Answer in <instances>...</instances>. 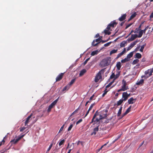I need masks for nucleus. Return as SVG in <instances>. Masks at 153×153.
I'll list each match as a JSON object with an SVG mask.
<instances>
[{
	"instance_id": "obj_47",
	"label": "nucleus",
	"mask_w": 153,
	"mask_h": 153,
	"mask_svg": "<svg viewBox=\"0 0 153 153\" xmlns=\"http://www.w3.org/2000/svg\"><path fill=\"white\" fill-rule=\"evenodd\" d=\"M95 105V103H93V104H92L91 105V106H90V108H89L88 109H90V110H91L92 109V108H93V106H94Z\"/></svg>"
},
{
	"instance_id": "obj_14",
	"label": "nucleus",
	"mask_w": 153,
	"mask_h": 153,
	"mask_svg": "<svg viewBox=\"0 0 153 153\" xmlns=\"http://www.w3.org/2000/svg\"><path fill=\"white\" fill-rule=\"evenodd\" d=\"M98 127L99 125H98L94 129L93 131L92 132L91 134V135H93V134L95 135H96V134H97V132L99 130Z\"/></svg>"
},
{
	"instance_id": "obj_17",
	"label": "nucleus",
	"mask_w": 153,
	"mask_h": 153,
	"mask_svg": "<svg viewBox=\"0 0 153 153\" xmlns=\"http://www.w3.org/2000/svg\"><path fill=\"white\" fill-rule=\"evenodd\" d=\"M144 80L143 79H141L139 81H137L136 84L138 85H143L144 83Z\"/></svg>"
},
{
	"instance_id": "obj_36",
	"label": "nucleus",
	"mask_w": 153,
	"mask_h": 153,
	"mask_svg": "<svg viewBox=\"0 0 153 153\" xmlns=\"http://www.w3.org/2000/svg\"><path fill=\"white\" fill-rule=\"evenodd\" d=\"M123 54L122 52H121L120 53H119L117 55V57L116 58V59H118L119 57H121L122 56Z\"/></svg>"
},
{
	"instance_id": "obj_6",
	"label": "nucleus",
	"mask_w": 153,
	"mask_h": 153,
	"mask_svg": "<svg viewBox=\"0 0 153 153\" xmlns=\"http://www.w3.org/2000/svg\"><path fill=\"white\" fill-rule=\"evenodd\" d=\"M153 73V68L152 69H150L145 71V74L147 75L146 78H148L152 75Z\"/></svg>"
},
{
	"instance_id": "obj_42",
	"label": "nucleus",
	"mask_w": 153,
	"mask_h": 153,
	"mask_svg": "<svg viewBox=\"0 0 153 153\" xmlns=\"http://www.w3.org/2000/svg\"><path fill=\"white\" fill-rule=\"evenodd\" d=\"M52 145H53V143H51L50 146H49L48 148V149L47 152H46V153L49 152V150L51 149L52 147Z\"/></svg>"
},
{
	"instance_id": "obj_29",
	"label": "nucleus",
	"mask_w": 153,
	"mask_h": 153,
	"mask_svg": "<svg viewBox=\"0 0 153 153\" xmlns=\"http://www.w3.org/2000/svg\"><path fill=\"white\" fill-rule=\"evenodd\" d=\"M122 108V107H121L119 109V110L118 112L117 113V117H119L120 116V114L121 113Z\"/></svg>"
},
{
	"instance_id": "obj_50",
	"label": "nucleus",
	"mask_w": 153,
	"mask_h": 153,
	"mask_svg": "<svg viewBox=\"0 0 153 153\" xmlns=\"http://www.w3.org/2000/svg\"><path fill=\"white\" fill-rule=\"evenodd\" d=\"M133 24L132 23H131L129 24H128V25H127L126 26V27L125 29H127L128 27H130L132 24Z\"/></svg>"
},
{
	"instance_id": "obj_60",
	"label": "nucleus",
	"mask_w": 153,
	"mask_h": 153,
	"mask_svg": "<svg viewBox=\"0 0 153 153\" xmlns=\"http://www.w3.org/2000/svg\"><path fill=\"white\" fill-rule=\"evenodd\" d=\"M150 19L153 18V13H152L151 15H150Z\"/></svg>"
},
{
	"instance_id": "obj_13",
	"label": "nucleus",
	"mask_w": 153,
	"mask_h": 153,
	"mask_svg": "<svg viewBox=\"0 0 153 153\" xmlns=\"http://www.w3.org/2000/svg\"><path fill=\"white\" fill-rule=\"evenodd\" d=\"M127 92H124L122 94V99L124 100V101H125L128 98V96H127Z\"/></svg>"
},
{
	"instance_id": "obj_53",
	"label": "nucleus",
	"mask_w": 153,
	"mask_h": 153,
	"mask_svg": "<svg viewBox=\"0 0 153 153\" xmlns=\"http://www.w3.org/2000/svg\"><path fill=\"white\" fill-rule=\"evenodd\" d=\"M120 75V72H119L118 73L115 75V79L118 78Z\"/></svg>"
},
{
	"instance_id": "obj_7",
	"label": "nucleus",
	"mask_w": 153,
	"mask_h": 153,
	"mask_svg": "<svg viewBox=\"0 0 153 153\" xmlns=\"http://www.w3.org/2000/svg\"><path fill=\"white\" fill-rule=\"evenodd\" d=\"M123 84L122 85L121 89L123 91H125L128 89V87L126 86V82L125 81L123 80Z\"/></svg>"
},
{
	"instance_id": "obj_23",
	"label": "nucleus",
	"mask_w": 153,
	"mask_h": 153,
	"mask_svg": "<svg viewBox=\"0 0 153 153\" xmlns=\"http://www.w3.org/2000/svg\"><path fill=\"white\" fill-rule=\"evenodd\" d=\"M70 88V86L68 85H67L65 86L62 89V91H65L66 90H68V89Z\"/></svg>"
},
{
	"instance_id": "obj_22",
	"label": "nucleus",
	"mask_w": 153,
	"mask_h": 153,
	"mask_svg": "<svg viewBox=\"0 0 153 153\" xmlns=\"http://www.w3.org/2000/svg\"><path fill=\"white\" fill-rule=\"evenodd\" d=\"M133 52H131L129 54H128L126 58H128V59H129L133 55Z\"/></svg>"
},
{
	"instance_id": "obj_27",
	"label": "nucleus",
	"mask_w": 153,
	"mask_h": 153,
	"mask_svg": "<svg viewBox=\"0 0 153 153\" xmlns=\"http://www.w3.org/2000/svg\"><path fill=\"white\" fill-rule=\"evenodd\" d=\"M143 33V30H141L139 32V35H137V37L138 38H140L142 36Z\"/></svg>"
},
{
	"instance_id": "obj_33",
	"label": "nucleus",
	"mask_w": 153,
	"mask_h": 153,
	"mask_svg": "<svg viewBox=\"0 0 153 153\" xmlns=\"http://www.w3.org/2000/svg\"><path fill=\"white\" fill-rule=\"evenodd\" d=\"M25 135V134H23L22 135H21L20 136H19L17 139L19 141L20 139H21L22 138H23Z\"/></svg>"
},
{
	"instance_id": "obj_62",
	"label": "nucleus",
	"mask_w": 153,
	"mask_h": 153,
	"mask_svg": "<svg viewBox=\"0 0 153 153\" xmlns=\"http://www.w3.org/2000/svg\"><path fill=\"white\" fill-rule=\"evenodd\" d=\"M108 39L107 40H105V41L101 40V41H100V42H100H100H102V43H104V42H107V41H108Z\"/></svg>"
},
{
	"instance_id": "obj_18",
	"label": "nucleus",
	"mask_w": 153,
	"mask_h": 153,
	"mask_svg": "<svg viewBox=\"0 0 153 153\" xmlns=\"http://www.w3.org/2000/svg\"><path fill=\"white\" fill-rule=\"evenodd\" d=\"M86 72V70L85 69H83L80 72L79 74V76H81L84 74Z\"/></svg>"
},
{
	"instance_id": "obj_5",
	"label": "nucleus",
	"mask_w": 153,
	"mask_h": 153,
	"mask_svg": "<svg viewBox=\"0 0 153 153\" xmlns=\"http://www.w3.org/2000/svg\"><path fill=\"white\" fill-rule=\"evenodd\" d=\"M58 99H59V98H58L57 99H56L49 106L47 110V111L48 112H50L51 111V109L56 104V103H57V102L58 101Z\"/></svg>"
},
{
	"instance_id": "obj_19",
	"label": "nucleus",
	"mask_w": 153,
	"mask_h": 153,
	"mask_svg": "<svg viewBox=\"0 0 153 153\" xmlns=\"http://www.w3.org/2000/svg\"><path fill=\"white\" fill-rule=\"evenodd\" d=\"M116 67L118 70H120L121 67V63L120 62H117Z\"/></svg>"
},
{
	"instance_id": "obj_3",
	"label": "nucleus",
	"mask_w": 153,
	"mask_h": 153,
	"mask_svg": "<svg viewBox=\"0 0 153 153\" xmlns=\"http://www.w3.org/2000/svg\"><path fill=\"white\" fill-rule=\"evenodd\" d=\"M104 69H102L100 71L96 74L94 79V81L96 82H97L101 78V73H103Z\"/></svg>"
},
{
	"instance_id": "obj_58",
	"label": "nucleus",
	"mask_w": 153,
	"mask_h": 153,
	"mask_svg": "<svg viewBox=\"0 0 153 153\" xmlns=\"http://www.w3.org/2000/svg\"><path fill=\"white\" fill-rule=\"evenodd\" d=\"M90 110L89 109H88V111H87V112H86V114H85V117H86L87 115L88 114L89 112V111H90Z\"/></svg>"
},
{
	"instance_id": "obj_4",
	"label": "nucleus",
	"mask_w": 153,
	"mask_h": 153,
	"mask_svg": "<svg viewBox=\"0 0 153 153\" xmlns=\"http://www.w3.org/2000/svg\"><path fill=\"white\" fill-rule=\"evenodd\" d=\"M117 24V23L116 22L115 20L111 21L107 26V29L110 30L111 27L114 28L115 27Z\"/></svg>"
},
{
	"instance_id": "obj_45",
	"label": "nucleus",
	"mask_w": 153,
	"mask_h": 153,
	"mask_svg": "<svg viewBox=\"0 0 153 153\" xmlns=\"http://www.w3.org/2000/svg\"><path fill=\"white\" fill-rule=\"evenodd\" d=\"M90 58H88L87 59H86V60L84 62L83 64L84 65H85L87 62L88 61V60L90 59Z\"/></svg>"
},
{
	"instance_id": "obj_28",
	"label": "nucleus",
	"mask_w": 153,
	"mask_h": 153,
	"mask_svg": "<svg viewBox=\"0 0 153 153\" xmlns=\"http://www.w3.org/2000/svg\"><path fill=\"white\" fill-rule=\"evenodd\" d=\"M123 101L124 100L122 99L120 100L117 102V105L118 106L120 105L123 103Z\"/></svg>"
},
{
	"instance_id": "obj_35",
	"label": "nucleus",
	"mask_w": 153,
	"mask_h": 153,
	"mask_svg": "<svg viewBox=\"0 0 153 153\" xmlns=\"http://www.w3.org/2000/svg\"><path fill=\"white\" fill-rule=\"evenodd\" d=\"M136 13L134 12L131 16L130 17L132 19L136 16Z\"/></svg>"
},
{
	"instance_id": "obj_31",
	"label": "nucleus",
	"mask_w": 153,
	"mask_h": 153,
	"mask_svg": "<svg viewBox=\"0 0 153 153\" xmlns=\"http://www.w3.org/2000/svg\"><path fill=\"white\" fill-rule=\"evenodd\" d=\"M75 79H73L70 82L69 84L68 85L70 86L71 85L75 82Z\"/></svg>"
},
{
	"instance_id": "obj_15",
	"label": "nucleus",
	"mask_w": 153,
	"mask_h": 153,
	"mask_svg": "<svg viewBox=\"0 0 153 153\" xmlns=\"http://www.w3.org/2000/svg\"><path fill=\"white\" fill-rule=\"evenodd\" d=\"M126 14H123L118 19V20L120 21H122L126 19Z\"/></svg>"
},
{
	"instance_id": "obj_40",
	"label": "nucleus",
	"mask_w": 153,
	"mask_h": 153,
	"mask_svg": "<svg viewBox=\"0 0 153 153\" xmlns=\"http://www.w3.org/2000/svg\"><path fill=\"white\" fill-rule=\"evenodd\" d=\"M26 128V127H21L20 128V132H22L24 130H25Z\"/></svg>"
},
{
	"instance_id": "obj_1",
	"label": "nucleus",
	"mask_w": 153,
	"mask_h": 153,
	"mask_svg": "<svg viewBox=\"0 0 153 153\" xmlns=\"http://www.w3.org/2000/svg\"><path fill=\"white\" fill-rule=\"evenodd\" d=\"M107 111L106 110L105 113V114H103L102 115H100V118L99 119H98V118H96L95 120H94V119H95L97 116L98 115L97 111H96L95 114H94L93 118L92 119L90 123V124H91L93 122L94 123L93 124V125H94L96 123H98V124H99L100 123V120L103 119L107 117Z\"/></svg>"
},
{
	"instance_id": "obj_20",
	"label": "nucleus",
	"mask_w": 153,
	"mask_h": 153,
	"mask_svg": "<svg viewBox=\"0 0 153 153\" xmlns=\"http://www.w3.org/2000/svg\"><path fill=\"white\" fill-rule=\"evenodd\" d=\"M18 141V140L17 139H14L11 140L10 143H11L12 144H15L17 143Z\"/></svg>"
},
{
	"instance_id": "obj_52",
	"label": "nucleus",
	"mask_w": 153,
	"mask_h": 153,
	"mask_svg": "<svg viewBox=\"0 0 153 153\" xmlns=\"http://www.w3.org/2000/svg\"><path fill=\"white\" fill-rule=\"evenodd\" d=\"M64 125H63L60 128L59 131V133H60L63 129L64 128Z\"/></svg>"
},
{
	"instance_id": "obj_59",
	"label": "nucleus",
	"mask_w": 153,
	"mask_h": 153,
	"mask_svg": "<svg viewBox=\"0 0 153 153\" xmlns=\"http://www.w3.org/2000/svg\"><path fill=\"white\" fill-rule=\"evenodd\" d=\"M107 91H105L104 93H103L102 94V97H104L105 96V95L107 93Z\"/></svg>"
},
{
	"instance_id": "obj_37",
	"label": "nucleus",
	"mask_w": 153,
	"mask_h": 153,
	"mask_svg": "<svg viewBox=\"0 0 153 153\" xmlns=\"http://www.w3.org/2000/svg\"><path fill=\"white\" fill-rule=\"evenodd\" d=\"M139 62V60L138 59H134L133 62V64H135Z\"/></svg>"
},
{
	"instance_id": "obj_61",
	"label": "nucleus",
	"mask_w": 153,
	"mask_h": 153,
	"mask_svg": "<svg viewBox=\"0 0 153 153\" xmlns=\"http://www.w3.org/2000/svg\"><path fill=\"white\" fill-rule=\"evenodd\" d=\"M126 52V49L125 48H124L123 51L122 52L124 54Z\"/></svg>"
},
{
	"instance_id": "obj_63",
	"label": "nucleus",
	"mask_w": 153,
	"mask_h": 153,
	"mask_svg": "<svg viewBox=\"0 0 153 153\" xmlns=\"http://www.w3.org/2000/svg\"><path fill=\"white\" fill-rule=\"evenodd\" d=\"M127 114L126 113V112H125L123 114L122 117H123L124 116L126 115Z\"/></svg>"
},
{
	"instance_id": "obj_48",
	"label": "nucleus",
	"mask_w": 153,
	"mask_h": 153,
	"mask_svg": "<svg viewBox=\"0 0 153 153\" xmlns=\"http://www.w3.org/2000/svg\"><path fill=\"white\" fill-rule=\"evenodd\" d=\"M6 151L7 149H4L0 151V153H4L5 152H6Z\"/></svg>"
},
{
	"instance_id": "obj_21",
	"label": "nucleus",
	"mask_w": 153,
	"mask_h": 153,
	"mask_svg": "<svg viewBox=\"0 0 153 153\" xmlns=\"http://www.w3.org/2000/svg\"><path fill=\"white\" fill-rule=\"evenodd\" d=\"M126 43L127 42L126 41H123L120 43V46L121 47H124Z\"/></svg>"
},
{
	"instance_id": "obj_46",
	"label": "nucleus",
	"mask_w": 153,
	"mask_h": 153,
	"mask_svg": "<svg viewBox=\"0 0 153 153\" xmlns=\"http://www.w3.org/2000/svg\"><path fill=\"white\" fill-rule=\"evenodd\" d=\"M94 94H93L90 98L89 100L90 101L92 100H94L95 98L93 99V98L94 97Z\"/></svg>"
},
{
	"instance_id": "obj_16",
	"label": "nucleus",
	"mask_w": 153,
	"mask_h": 153,
	"mask_svg": "<svg viewBox=\"0 0 153 153\" xmlns=\"http://www.w3.org/2000/svg\"><path fill=\"white\" fill-rule=\"evenodd\" d=\"M111 30V31L112 30H108V29H107V28L104 30V32L105 34L107 35L108 34V35H109L111 34V32L109 31V30Z\"/></svg>"
},
{
	"instance_id": "obj_32",
	"label": "nucleus",
	"mask_w": 153,
	"mask_h": 153,
	"mask_svg": "<svg viewBox=\"0 0 153 153\" xmlns=\"http://www.w3.org/2000/svg\"><path fill=\"white\" fill-rule=\"evenodd\" d=\"M65 141V139L62 140H61L59 143V146H60L61 145L63 144Z\"/></svg>"
},
{
	"instance_id": "obj_54",
	"label": "nucleus",
	"mask_w": 153,
	"mask_h": 153,
	"mask_svg": "<svg viewBox=\"0 0 153 153\" xmlns=\"http://www.w3.org/2000/svg\"><path fill=\"white\" fill-rule=\"evenodd\" d=\"M148 27H149V26H147V27H146V28L144 30H143V32L144 33H146V30H147L148 29Z\"/></svg>"
},
{
	"instance_id": "obj_24",
	"label": "nucleus",
	"mask_w": 153,
	"mask_h": 153,
	"mask_svg": "<svg viewBox=\"0 0 153 153\" xmlns=\"http://www.w3.org/2000/svg\"><path fill=\"white\" fill-rule=\"evenodd\" d=\"M135 58H138V59H140L141 58L142 55H141L139 53H137L135 54Z\"/></svg>"
},
{
	"instance_id": "obj_2",
	"label": "nucleus",
	"mask_w": 153,
	"mask_h": 153,
	"mask_svg": "<svg viewBox=\"0 0 153 153\" xmlns=\"http://www.w3.org/2000/svg\"><path fill=\"white\" fill-rule=\"evenodd\" d=\"M111 61V58L108 57L103 59L100 63V65L102 67H104L109 65Z\"/></svg>"
},
{
	"instance_id": "obj_10",
	"label": "nucleus",
	"mask_w": 153,
	"mask_h": 153,
	"mask_svg": "<svg viewBox=\"0 0 153 153\" xmlns=\"http://www.w3.org/2000/svg\"><path fill=\"white\" fill-rule=\"evenodd\" d=\"M33 115V114H31L30 115L28 116L26 118V120L25 123V126H26L27 125V124L30 122L31 120V118Z\"/></svg>"
},
{
	"instance_id": "obj_39",
	"label": "nucleus",
	"mask_w": 153,
	"mask_h": 153,
	"mask_svg": "<svg viewBox=\"0 0 153 153\" xmlns=\"http://www.w3.org/2000/svg\"><path fill=\"white\" fill-rule=\"evenodd\" d=\"M145 45H142L141 48L140 50V51L141 52H143V49L145 47Z\"/></svg>"
},
{
	"instance_id": "obj_25",
	"label": "nucleus",
	"mask_w": 153,
	"mask_h": 153,
	"mask_svg": "<svg viewBox=\"0 0 153 153\" xmlns=\"http://www.w3.org/2000/svg\"><path fill=\"white\" fill-rule=\"evenodd\" d=\"M117 49H113L112 50H111L110 53V55H111L113 53H116L117 52Z\"/></svg>"
},
{
	"instance_id": "obj_43",
	"label": "nucleus",
	"mask_w": 153,
	"mask_h": 153,
	"mask_svg": "<svg viewBox=\"0 0 153 153\" xmlns=\"http://www.w3.org/2000/svg\"><path fill=\"white\" fill-rule=\"evenodd\" d=\"M115 75L114 74V73H112L110 77V79H112L114 78H115Z\"/></svg>"
},
{
	"instance_id": "obj_41",
	"label": "nucleus",
	"mask_w": 153,
	"mask_h": 153,
	"mask_svg": "<svg viewBox=\"0 0 153 153\" xmlns=\"http://www.w3.org/2000/svg\"><path fill=\"white\" fill-rule=\"evenodd\" d=\"M73 124H71L68 128V131H70L71 130L72 128L73 127Z\"/></svg>"
},
{
	"instance_id": "obj_49",
	"label": "nucleus",
	"mask_w": 153,
	"mask_h": 153,
	"mask_svg": "<svg viewBox=\"0 0 153 153\" xmlns=\"http://www.w3.org/2000/svg\"><path fill=\"white\" fill-rule=\"evenodd\" d=\"M5 138V137L4 139ZM5 142V140L3 139L1 142H0V146L2 144H3Z\"/></svg>"
},
{
	"instance_id": "obj_30",
	"label": "nucleus",
	"mask_w": 153,
	"mask_h": 153,
	"mask_svg": "<svg viewBox=\"0 0 153 153\" xmlns=\"http://www.w3.org/2000/svg\"><path fill=\"white\" fill-rule=\"evenodd\" d=\"M98 52L97 51H93L91 52V56H93L95 55H97L98 53Z\"/></svg>"
},
{
	"instance_id": "obj_12",
	"label": "nucleus",
	"mask_w": 153,
	"mask_h": 153,
	"mask_svg": "<svg viewBox=\"0 0 153 153\" xmlns=\"http://www.w3.org/2000/svg\"><path fill=\"white\" fill-rule=\"evenodd\" d=\"M136 100V99L131 97L128 100V102L129 104H133L135 102Z\"/></svg>"
},
{
	"instance_id": "obj_56",
	"label": "nucleus",
	"mask_w": 153,
	"mask_h": 153,
	"mask_svg": "<svg viewBox=\"0 0 153 153\" xmlns=\"http://www.w3.org/2000/svg\"><path fill=\"white\" fill-rule=\"evenodd\" d=\"M140 45L138 46H137V47L135 49L134 51H133V52H134V51H138V49L140 48Z\"/></svg>"
},
{
	"instance_id": "obj_44",
	"label": "nucleus",
	"mask_w": 153,
	"mask_h": 153,
	"mask_svg": "<svg viewBox=\"0 0 153 153\" xmlns=\"http://www.w3.org/2000/svg\"><path fill=\"white\" fill-rule=\"evenodd\" d=\"M111 43V42H108L107 43H106L104 44V46L105 47H107L109 46Z\"/></svg>"
},
{
	"instance_id": "obj_55",
	"label": "nucleus",
	"mask_w": 153,
	"mask_h": 153,
	"mask_svg": "<svg viewBox=\"0 0 153 153\" xmlns=\"http://www.w3.org/2000/svg\"><path fill=\"white\" fill-rule=\"evenodd\" d=\"M101 40V38H100V37H99L98 38L95 40V42H100V40Z\"/></svg>"
},
{
	"instance_id": "obj_11",
	"label": "nucleus",
	"mask_w": 153,
	"mask_h": 153,
	"mask_svg": "<svg viewBox=\"0 0 153 153\" xmlns=\"http://www.w3.org/2000/svg\"><path fill=\"white\" fill-rule=\"evenodd\" d=\"M64 73H61L59 74L56 78V82H58L60 81L62 79L64 75Z\"/></svg>"
},
{
	"instance_id": "obj_51",
	"label": "nucleus",
	"mask_w": 153,
	"mask_h": 153,
	"mask_svg": "<svg viewBox=\"0 0 153 153\" xmlns=\"http://www.w3.org/2000/svg\"><path fill=\"white\" fill-rule=\"evenodd\" d=\"M82 119H79V120H78L76 123V125H78L79 123L82 122Z\"/></svg>"
},
{
	"instance_id": "obj_64",
	"label": "nucleus",
	"mask_w": 153,
	"mask_h": 153,
	"mask_svg": "<svg viewBox=\"0 0 153 153\" xmlns=\"http://www.w3.org/2000/svg\"><path fill=\"white\" fill-rule=\"evenodd\" d=\"M91 102V101H90V100H88V101H87L86 103V104H85V106H86L89 103H90Z\"/></svg>"
},
{
	"instance_id": "obj_26",
	"label": "nucleus",
	"mask_w": 153,
	"mask_h": 153,
	"mask_svg": "<svg viewBox=\"0 0 153 153\" xmlns=\"http://www.w3.org/2000/svg\"><path fill=\"white\" fill-rule=\"evenodd\" d=\"M129 59H128L127 58H126L124 59H123L121 60V62L122 63H124L126 62L129 61Z\"/></svg>"
},
{
	"instance_id": "obj_57",
	"label": "nucleus",
	"mask_w": 153,
	"mask_h": 153,
	"mask_svg": "<svg viewBox=\"0 0 153 153\" xmlns=\"http://www.w3.org/2000/svg\"><path fill=\"white\" fill-rule=\"evenodd\" d=\"M112 84H111V82H110L108 84L106 87V88H109V87H110Z\"/></svg>"
},
{
	"instance_id": "obj_8",
	"label": "nucleus",
	"mask_w": 153,
	"mask_h": 153,
	"mask_svg": "<svg viewBox=\"0 0 153 153\" xmlns=\"http://www.w3.org/2000/svg\"><path fill=\"white\" fill-rule=\"evenodd\" d=\"M139 40H136L135 41L132 42L129 46L127 49V51H128L130 50L132 48H133L136 44L138 42Z\"/></svg>"
},
{
	"instance_id": "obj_34",
	"label": "nucleus",
	"mask_w": 153,
	"mask_h": 153,
	"mask_svg": "<svg viewBox=\"0 0 153 153\" xmlns=\"http://www.w3.org/2000/svg\"><path fill=\"white\" fill-rule=\"evenodd\" d=\"M95 40H94L92 42V46H96L99 43H100V42H99L97 43L96 44H95Z\"/></svg>"
},
{
	"instance_id": "obj_38",
	"label": "nucleus",
	"mask_w": 153,
	"mask_h": 153,
	"mask_svg": "<svg viewBox=\"0 0 153 153\" xmlns=\"http://www.w3.org/2000/svg\"><path fill=\"white\" fill-rule=\"evenodd\" d=\"M131 108V106H129L125 111L126 113L127 114H128L130 111Z\"/></svg>"
},
{
	"instance_id": "obj_9",
	"label": "nucleus",
	"mask_w": 153,
	"mask_h": 153,
	"mask_svg": "<svg viewBox=\"0 0 153 153\" xmlns=\"http://www.w3.org/2000/svg\"><path fill=\"white\" fill-rule=\"evenodd\" d=\"M137 37V34H132L131 35L130 38H129L127 40L129 41H132Z\"/></svg>"
}]
</instances>
